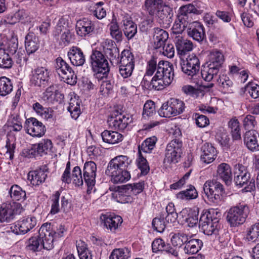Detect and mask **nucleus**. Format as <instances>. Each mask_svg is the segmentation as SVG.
Masks as SVG:
<instances>
[{
    "label": "nucleus",
    "mask_w": 259,
    "mask_h": 259,
    "mask_svg": "<svg viewBox=\"0 0 259 259\" xmlns=\"http://www.w3.org/2000/svg\"><path fill=\"white\" fill-rule=\"evenodd\" d=\"M131 163L132 160L127 156H117L108 163L105 174L111 178L114 184L126 182L131 179L129 170Z\"/></svg>",
    "instance_id": "f257e3e1"
},
{
    "label": "nucleus",
    "mask_w": 259,
    "mask_h": 259,
    "mask_svg": "<svg viewBox=\"0 0 259 259\" xmlns=\"http://www.w3.org/2000/svg\"><path fill=\"white\" fill-rule=\"evenodd\" d=\"M174 77L173 66L167 61H160L157 70L152 79L153 89L159 91L169 85Z\"/></svg>",
    "instance_id": "f03ea898"
},
{
    "label": "nucleus",
    "mask_w": 259,
    "mask_h": 259,
    "mask_svg": "<svg viewBox=\"0 0 259 259\" xmlns=\"http://www.w3.org/2000/svg\"><path fill=\"white\" fill-rule=\"evenodd\" d=\"M198 10L192 4H189L180 8L177 18L172 27V37L180 35L186 29L188 28L190 23V15L192 14H198Z\"/></svg>",
    "instance_id": "7ed1b4c3"
},
{
    "label": "nucleus",
    "mask_w": 259,
    "mask_h": 259,
    "mask_svg": "<svg viewBox=\"0 0 259 259\" xmlns=\"http://www.w3.org/2000/svg\"><path fill=\"white\" fill-rule=\"evenodd\" d=\"M90 62L96 78L101 80L107 77L110 71V66L107 58L101 52L93 50L90 57Z\"/></svg>",
    "instance_id": "20e7f679"
},
{
    "label": "nucleus",
    "mask_w": 259,
    "mask_h": 259,
    "mask_svg": "<svg viewBox=\"0 0 259 259\" xmlns=\"http://www.w3.org/2000/svg\"><path fill=\"white\" fill-rule=\"evenodd\" d=\"M220 212L211 209L201 215L199 226L202 232L209 236L218 234L220 225L219 224Z\"/></svg>",
    "instance_id": "39448f33"
},
{
    "label": "nucleus",
    "mask_w": 259,
    "mask_h": 259,
    "mask_svg": "<svg viewBox=\"0 0 259 259\" xmlns=\"http://www.w3.org/2000/svg\"><path fill=\"white\" fill-rule=\"evenodd\" d=\"M250 213V208L247 204L239 203L228 210L227 220L231 227H238L246 222Z\"/></svg>",
    "instance_id": "423d86ee"
},
{
    "label": "nucleus",
    "mask_w": 259,
    "mask_h": 259,
    "mask_svg": "<svg viewBox=\"0 0 259 259\" xmlns=\"http://www.w3.org/2000/svg\"><path fill=\"white\" fill-rule=\"evenodd\" d=\"M250 174L245 166L242 164H236L235 166L234 182L237 186L241 188L243 186L245 192H250L255 188V181L250 180Z\"/></svg>",
    "instance_id": "0eeeda50"
},
{
    "label": "nucleus",
    "mask_w": 259,
    "mask_h": 259,
    "mask_svg": "<svg viewBox=\"0 0 259 259\" xmlns=\"http://www.w3.org/2000/svg\"><path fill=\"white\" fill-rule=\"evenodd\" d=\"M55 68L61 80L70 85H74L76 83L77 76L69 65L61 57L56 59Z\"/></svg>",
    "instance_id": "6e6552de"
},
{
    "label": "nucleus",
    "mask_w": 259,
    "mask_h": 259,
    "mask_svg": "<svg viewBox=\"0 0 259 259\" xmlns=\"http://www.w3.org/2000/svg\"><path fill=\"white\" fill-rule=\"evenodd\" d=\"M135 57L133 54L128 50L121 52L119 64V73L123 78L130 77L135 68Z\"/></svg>",
    "instance_id": "1a4fd4ad"
},
{
    "label": "nucleus",
    "mask_w": 259,
    "mask_h": 259,
    "mask_svg": "<svg viewBox=\"0 0 259 259\" xmlns=\"http://www.w3.org/2000/svg\"><path fill=\"white\" fill-rule=\"evenodd\" d=\"M20 203L15 202L3 203L0 207V222H10L22 211Z\"/></svg>",
    "instance_id": "9d476101"
},
{
    "label": "nucleus",
    "mask_w": 259,
    "mask_h": 259,
    "mask_svg": "<svg viewBox=\"0 0 259 259\" xmlns=\"http://www.w3.org/2000/svg\"><path fill=\"white\" fill-rule=\"evenodd\" d=\"M203 191L210 201L217 203L221 200L224 187L220 182L215 180H208L203 185Z\"/></svg>",
    "instance_id": "9b49d317"
},
{
    "label": "nucleus",
    "mask_w": 259,
    "mask_h": 259,
    "mask_svg": "<svg viewBox=\"0 0 259 259\" xmlns=\"http://www.w3.org/2000/svg\"><path fill=\"white\" fill-rule=\"evenodd\" d=\"M182 142L178 139L171 141L167 145L163 162L167 165L177 163L182 153Z\"/></svg>",
    "instance_id": "f8f14e48"
},
{
    "label": "nucleus",
    "mask_w": 259,
    "mask_h": 259,
    "mask_svg": "<svg viewBox=\"0 0 259 259\" xmlns=\"http://www.w3.org/2000/svg\"><path fill=\"white\" fill-rule=\"evenodd\" d=\"M50 71L46 67H38L31 71L30 81L35 87L45 88L49 83Z\"/></svg>",
    "instance_id": "ddd939ff"
},
{
    "label": "nucleus",
    "mask_w": 259,
    "mask_h": 259,
    "mask_svg": "<svg viewBox=\"0 0 259 259\" xmlns=\"http://www.w3.org/2000/svg\"><path fill=\"white\" fill-rule=\"evenodd\" d=\"M39 237L41 247L47 250H51L54 247V241L56 239L54 236L50 223L44 224L39 230Z\"/></svg>",
    "instance_id": "4468645a"
},
{
    "label": "nucleus",
    "mask_w": 259,
    "mask_h": 259,
    "mask_svg": "<svg viewBox=\"0 0 259 259\" xmlns=\"http://www.w3.org/2000/svg\"><path fill=\"white\" fill-rule=\"evenodd\" d=\"M180 64L182 71L191 77L195 75L200 69L199 59L194 54L189 55L185 60H182Z\"/></svg>",
    "instance_id": "2eb2a0df"
},
{
    "label": "nucleus",
    "mask_w": 259,
    "mask_h": 259,
    "mask_svg": "<svg viewBox=\"0 0 259 259\" xmlns=\"http://www.w3.org/2000/svg\"><path fill=\"white\" fill-rule=\"evenodd\" d=\"M131 121L128 115H126L118 111L113 112L108 119L109 126L112 129L118 131L124 130Z\"/></svg>",
    "instance_id": "dca6fc26"
},
{
    "label": "nucleus",
    "mask_w": 259,
    "mask_h": 259,
    "mask_svg": "<svg viewBox=\"0 0 259 259\" xmlns=\"http://www.w3.org/2000/svg\"><path fill=\"white\" fill-rule=\"evenodd\" d=\"M83 180L88 186L87 192L91 193L95 184L97 166L93 161L86 162L83 167Z\"/></svg>",
    "instance_id": "f3484780"
},
{
    "label": "nucleus",
    "mask_w": 259,
    "mask_h": 259,
    "mask_svg": "<svg viewBox=\"0 0 259 259\" xmlns=\"http://www.w3.org/2000/svg\"><path fill=\"white\" fill-rule=\"evenodd\" d=\"M36 225V219L34 217H27L12 224L10 231L16 235L24 234L33 228Z\"/></svg>",
    "instance_id": "a211bd4d"
},
{
    "label": "nucleus",
    "mask_w": 259,
    "mask_h": 259,
    "mask_svg": "<svg viewBox=\"0 0 259 259\" xmlns=\"http://www.w3.org/2000/svg\"><path fill=\"white\" fill-rule=\"evenodd\" d=\"M25 128L27 133L32 137H41L46 132L45 126L42 122L33 117L26 120Z\"/></svg>",
    "instance_id": "6ab92c4d"
},
{
    "label": "nucleus",
    "mask_w": 259,
    "mask_h": 259,
    "mask_svg": "<svg viewBox=\"0 0 259 259\" xmlns=\"http://www.w3.org/2000/svg\"><path fill=\"white\" fill-rule=\"evenodd\" d=\"M53 147L52 141L49 139H44L39 143L33 144L27 153L29 157H35L37 155L42 156L47 154Z\"/></svg>",
    "instance_id": "aec40b11"
},
{
    "label": "nucleus",
    "mask_w": 259,
    "mask_h": 259,
    "mask_svg": "<svg viewBox=\"0 0 259 259\" xmlns=\"http://www.w3.org/2000/svg\"><path fill=\"white\" fill-rule=\"evenodd\" d=\"M48 173L47 165H42L39 168L30 171L28 174V180L33 186H38L45 182Z\"/></svg>",
    "instance_id": "412c9836"
},
{
    "label": "nucleus",
    "mask_w": 259,
    "mask_h": 259,
    "mask_svg": "<svg viewBox=\"0 0 259 259\" xmlns=\"http://www.w3.org/2000/svg\"><path fill=\"white\" fill-rule=\"evenodd\" d=\"M244 145L252 152L259 151V134L254 130H249L243 135Z\"/></svg>",
    "instance_id": "4be33fe9"
},
{
    "label": "nucleus",
    "mask_w": 259,
    "mask_h": 259,
    "mask_svg": "<svg viewBox=\"0 0 259 259\" xmlns=\"http://www.w3.org/2000/svg\"><path fill=\"white\" fill-rule=\"evenodd\" d=\"M100 219L103 223L104 227L113 232L121 226L123 222L120 216L114 214H102Z\"/></svg>",
    "instance_id": "5701e85b"
},
{
    "label": "nucleus",
    "mask_w": 259,
    "mask_h": 259,
    "mask_svg": "<svg viewBox=\"0 0 259 259\" xmlns=\"http://www.w3.org/2000/svg\"><path fill=\"white\" fill-rule=\"evenodd\" d=\"M94 29V23L88 18L79 20L76 24V33L81 37H86L91 35Z\"/></svg>",
    "instance_id": "b1692460"
},
{
    "label": "nucleus",
    "mask_w": 259,
    "mask_h": 259,
    "mask_svg": "<svg viewBox=\"0 0 259 259\" xmlns=\"http://www.w3.org/2000/svg\"><path fill=\"white\" fill-rule=\"evenodd\" d=\"M187 31L189 37L198 42L202 41L205 37L203 26L197 21L190 22Z\"/></svg>",
    "instance_id": "393cba45"
},
{
    "label": "nucleus",
    "mask_w": 259,
    "mask_h": 259,
    "mask_svg": "<svg viewBox=\"0 0 259 259\" xmlns=\"http://www.w3.org/2000/svg\"><path fill=\"white\" fill-rule=\"evenodd\" d=\"M198 208H185L180 212V215L189 227H194L197 225L198 222Z\"/></svg>",
    "instance_id": "a878e982"
},
{
    "label": "nucleus",
    "mask_w": 259,
    "mask_h": 259,
    "mask_svg": "<svg viewBox=\"0 0 259 259\" xmlns=\"http://www.w3.org/2000/svg\"><path fill=\"white\" fill-rule=\"evenodd\" d=\"M67 55L71 63L74 66H81L85 62L83 51L77 47L73 46L70 48Z\"/></svg>",
    "instance_id": "bb28decb"
},
{
    "label": "nucleus",
    "mask_w": 259,
    "mask_h": 259,
    "mask_svg": "<svg viewBox=\"0 0 259 259\" xmlns=\"http://www.w3.org/2000/svg\"><path fill=\"white\" fill-rule=\"evenodd\" d=\"M202 154L200 156L201 160L205 163L212 162L215 158L217 151L211 144L204 143L201 148Z\"/></svg>",
    "instance_id": "cd10ccee"
},
{
    "label": "nucleus",
    "mask_w": 259,
    "mask_h": 259,
    "mask_svg": "<svg viewBox=\"0 0 259 259\" xmlns=\"http://www.w3.org/2000/svg\"><path fill=\"white\" fill-rule=\"evenodd\" d=\"M158 20L159 24L168 26L172 22V10L166 4L158 10L155 14Z\"/></svg>",
    "instance_id": "c85d7f7f"
},
{
    "label": "nucleus",
    "mask_w": 259,
    "mask_h": 259,
    "mask_svg": "<svg viewBox=\"0 0 259 259\" xmlns=\"http://www.w3.org/2000/svg\"><path fill=\"white\" fill-rule=\"evenodd\" d=\"M217 174L218 177L222 179L227 185L232 183V174L230 165L226 163H222L218 166Z\"/></svg>",
    "instance_id": "c756f323"
},
{
    "label": "nucleus",
    "mask_w": 259,
    "mask_h": 259,
    "mask_svg": "<svg viewBox=\"0 0 259 259\" xmlns=\"http://www.w3.org/2000/svg\"><path fill=\"white\" fill-rule=\"evenodd\" d=\"M175 42L178 53L181 55L192 50L193 44L188 39H185L181 35L175 36Z\"/></svg>",
    "instance_id": "7c9ffc66"
},
{
    "label": "nucleus",
    "mask_w": 259,
    "mask_h": 259,
    "mask_svg": "<svg viewBox=\"0 0 259 259\" xmlns=\"http://www.w3.org/2000/svg\"><path fill=\"white\" fill-rule=\"evenodd\" d=\"M123 30L128 39L134 37L137 32V25L132 21L131 17L124 16L122 19Z\"/></svg>",
    "instance_id": "2f4dec72"
},
{
    "label": "nucleus",
    "mask_w": 259,
    "mask_h": 259,
    "mask_svg": "<svg viewBox=\"0 0 259 259\" xmlns=\"http://www.w3.org/2000/svg\"><path fill=\"white\" fill-rule=\"evenodd\" d=\"M25 47L28 55L36 52L39 47L38 37L32 32H29L25 36Z\"/></svg>",
    "instance_id": "473e14b6"
},
{
    "label": "nucleus",
    "mask_w": 259,
    "mask_h": 259,
    "mask_svg": "<svg viewBox=\"0 0 259 259\" xmlns=\"http://www.w3.org/2000/svg\"><path fill=\"white\" fill-rule=\"evenodd\" d=\"M154 30V47L157 49L166 43L168 38V34L166 31L158 27L155 28Z\"/></svg>",
    "instance_id": "72a5a7b5"
},
{
    "label": "nucleus",
    "mask_w": 259,
    "mask_h": 259,
    "mask_svg": "<svg viewBox=\"0 0 259 259\" xmlns=\"http://www.w3.org/2000/svg\"><path fill=\"white\" fill-rule=\"evenodd\" d=\"M165 3L163 0H145L144 10L151 16H154L157 11L161 9Z\"/></svg>",
    "instance_id": "f704fd0d"
},
{
    "label": "nucleus",
    "mask_w": 259,
    "mask_h": 259,
    "mask_svg": "<svg viewBox=\"0 0 259 259\" xmlns=\"http://www.w3.org/2000/svg\"><path fill=\"white\" fill-rule=\"evenodd\" d=\"M203 245L202 241L198 239H189L186 242L184 248V252L188 254H193L196 253L201 249Z\"/></svg>",
    "instance_id": "c9c22d12"
},
{
    "label": "nucleus",
    "mask_w": 259,
    "mask_h": 259,
    "mask_svg": "<svg viewBox=\"0 0 259 259\" xmlns=\"http://www.w3.org/2000/svg\"><path fill=\"white\" fill-rule=\"evenodd\" d=\"M101 135L103 142L110 144L118 143L123 140L122 135L115 131L105 130Z\"/></svg>",
    "instance_id": "e433bc0d"
},
{
    "label": "nucleus",
    "mask_w": 259,
    "mask_h": 259,
    "mask_svg": "<svg viewBox=\"0 0 259 259\" xmlns=\"http://www.w3.org/2000/svg\"><path fill=\"white\" fill-rule=\"evenodd\" d=\"M217 82L223 93L229 94L233 92V83L226 75H220Z\"/></svg>",
    "instance_id": "4c0bfd02"
},
{
    "label": "nucleus",
    "mask_w": 259,
    "mask_h": 259,
    "mask_svg": "<svg viewBox=\"0 0 259 259\" xmlns=\"http://www.w3.org/2000/svg\"><path fill=\"white\" fill-rule=\"evenodd\" d=\"M220 68L214 67V65H210L203 66L201 69V74L202 77L207 81H211L219 73Z\"/></svg>",
    "instance_id": "58836bf2"
},
{
    "label": "nucleus",
    "mask_w": 259,
    "mask_h": 259,
    "mask_svg": "<svg viewBox=\"0 0 259 259\" xmlns=\"http://www.w3.org/2000/svg\"><path fill=\"white\" fill-rule=\"evenodd\" d=\"M198 192L194 186H189L188 188L184 191H181L177 194L178 199L184 200H191L198 197Z\"/></svg>",
    "instance_id": "ea45409f"
},
{
    "label": "nucleus",
    "mask_w": 259,
    "mask_h": 259,
    "mask_svg": "<svg viewBox=\"0 0 259 259\" xmlns=\"http://www.w3.org/2000/svg\"><path fill=\"white\" fill-rule=\"evenodd\" d=\"M157 138L155 136H152L146 139L138 147L139 153L141 151L144 153H150L155 147Z\"/></svg>",
    "instance_id": "a19ab883"
},
{
    "label": "nucleus",
    "mask_w": 259,
    "mask_h": 259,
    "mask_svg": "<svg viewBox=\"0 0 259 259\" xmlns=\"http://www.w3.org/2000/svg\"><path fill=\"white\" fill-rule=\"evenodd\" d=\"M80 101L75 97L70 99L68 111L69 112L71 116L74 119H77L81 113L80 111Z\"/></svg>",
    "instance_id": "79ce46f5"
},
{
    "label": "nucleus",
    "mask_w": 259,
    "mask_h": 259,
    "mask_svg": "<svg viewBox=\"0 0 259 259\" xmlns=\"http://www.w3.org/2000/svg\"><path fill=\"white\" fill-rule=\"evenodd\" d=\"M11 199L13 201L24 200L26 198V192L17 185H13L9 192Z\"/></svg>",
    "instance_id": "37998d69"
},
{
    "label": "nucleus",
    "mask_w": 259,
    "mask_h": 259,
    "mask_svg": "<svg viewBox=\"0 0 259 259\" xmlns=\"http://www.w3.org/2000/svg\"><path fill=\"white\" fill-rule=\"evenodd\" d=\"M224 61V57L223 54L219 51H213L210 52L209 55V62L207 63L210 65H214V67L220 68Z\"/></svg>",
    "instance_id": "c03bdc74"
},
{
    "label": "nucleus",
    "mask_w": 259,
    "mask_h": 259,
    "mask_svg": "<svg viewBox=\"0 0 259 259\" xmlns=\"http://www.w3.org/2000/svg\"><path fill=\"white\" fill-rule=\"evenodd\" d=\"M12 90L13 85L11 80L5 76L0 77V96L9 95Z\"/></svg>",
    "instance_id": "a18cd8bd"
},
{
    "label": "nucleus",
    "mask_w": 259,
    "mask_h": 259,
    "mask_svg": "<svg viewBox=\"0 0 259 259\" xmlns=\"http://www.w3.org/2000/svg\"><path fill=\"white\" fill-rule=\"evenodd\" d=\"M69 29L68 20L65 16L60 18L57 23L55 30L53 31V36L57 39L62 32Z\"/></svg>",
    "instance_id": "49530a36"
},
{
    "label": "nucleus",
    "mask_w": 259,
    "mask_h": 259,
    "mask_svg": "<svg viewBox=\"0 0 259 259\" xmlns=\"http://www.w3.org/2000/svg\"><path fill=\"white\" fill-rule=\"evenodd\" d=\"M131 250L126 247L114 249L110 255V259H128Z\"/></svg>",
    "instance_id": "de8ad7c7"
},
{
    "label": "nucleus",
    "mask_w": 259,
    "mask_h": 259,
    "mask_svg": "<svg viewBox=\"0 0 259 259\" xmlns=\"http://www.w3.org/2000/svg\"><path fill=\"white\" fill-rule=\"evenodd\" d=\"M215 139L222 147H229L230 138L227 131L224 128H221L218 130L215 135Z\"/></svg>",
    "instance_id": "09e8293b"
},
{
    "label": "nucleus",
    "mask_w": 259,
    "mask_h": 259,
    "mask_svg": "<svg viewBox=\"0 0 259 259\" xmlns=\"http://www.w3.org/2000/svg\"><path fill=\"white\" fill-rule=\"evenodd\" d=\"M168 101L175 116L183 112L185 106L183 101L176 98H170Z\"/></svg>",
    "instance_id": "8fccbe9b"
},
{
    "label": "nucleus",
    "mask_w": 259,
    "mask_h": 259,
    "mask_svg": "<svg viewBox=\"0 0 259 259\" xmlns=\"http://www.w3.org/2000/svg\"><path fill=\"white\" fill-rule=\"evenodd\" d=\"M156 113L155 106L154 102L152 101H147L143 107L142 113L143 118L148 120L153 117Z\"/></svg>",
    "instance_id": "3c124183"
},
{
    "label": "nucleus",
    "mask_w": 259,
    "mask_h": 259,
    "mask_svg": "<svg viewBox=\"0 0 259 259\" xmlns=\"http://www.w3.org/2000/svg\"><path fill=\"white\" fill-rule=\"evenodd\" d=\"M188 239H189L188 235L180 232L173 235L171 238V242L174 246L180 248L185 244Z\"/></svg>",
    "instance_id": "603ef678"
},
{
    "label": "nucleus",
    "mask_w": 259,
    "mask_h": 259,
    "mask_svg": "<svg viewBox=\"0 0 259 259\" xmlns=\"http://www.w3.org/2000/svg\"><path fill=\"white\" fill-rule=\"evenodd\" d=\"M165 214L161 213L159 217H156L153 220L152 226L154 229L158 232H163L167 226L164 219Z\"/></svg>",
    "instance_id": "864d4df0"
},
{
    "label": "nucleus",
    "mask_w": 259,
    "mask_h": 259,
    "mask_svg": "<svg viewBox=\"0 0 259 259\" xmlns=\"http://www.w3.org/2000/svg\"><path fill=\"white\" fill-rule=\"evenodd\" d=\"M26 244L27 250L33 252L40 251L42 248L39 236L31 237L27 240Z\"/></svg>",
    "instance_id": "5fc2aeb1"
},
{
    "label": "nucleus",
    "mask_w": 259,
    "mask_h": 259,
    "mask_svg": "<svg viewBox=\"0 0 259 259\" xmlns=\"http://www.w3.org/2000/svg\"><path fill=\"white\" fill-rule=\"evenodd\" d=\"M259 237V223H256L248 228L246 239L251 242H255Z\"/></svg>",
    "instance_id": "6e6d98bb"
},
{
    "label": "nucleus",
    "mask_w": 259,
    "mask_h": 259,
    "mask_svg": "<svg viewBox=\"0 0 259 259\" xmlns=\"http://www.w3.org/2000/svg\"><path fill=\"white\" fill-rule=\"evenodd\" d=\"M13 65V61L9 55L6 53L5 50L0 51V67L10 68Z\"/></svg>",
    "instance_id": "4d7b16f0"
},
{
    "label": "nucleus",
    "mask_w": 259,
    "mask_h": 259,
    "mask_svg": "<svg viewBox=\"0 0 259 259\" xmlns=\"http://www.w3.org/2000/svg\"><path fill=\"white\" fill-rule=\"evenodd\" d=\"M9 126L14 132H19L22 128L21 119L18 115L12 117L9 121Z\"/></svg>",
    "instance_id": "13d9d810"
},
{
    "label": "nucleus",
    "mask_w": 259,
    "mask_h": 259,
    "mask_svg": "<svg viewBox=\"0 0 259 259\" xmlns=\"http://www.w3.org/2000/svg\"><path fill=\"white\" fill-rule=\"evenodd\" d=\"M71 180H73V183L78 186L82 185L83 179L81 175V171L80 167L78 166L73 168L72 173Z\"/></svg>",
    "instance_id": "bf43d9fd"
},
{
    "label": "nucleus",
    "mask_w": 259,
    "mask_h": 259,
    "mask_svg": "<svg viewBox=\"0 0 259 259\" xmlns=\"http://www.w3.org/2000/svg\"><path fill=\"white\" fill-rule=\"evenodd\" d=\"M104 5V3L103 2H100L95 4V10L93 13L94 15L98 19H102L106 16V11L103 7Z\"/></svg>",
    "instance_id": "052dcab7"
},
{
    "label": "nucleus",
    "mask_w": 259,
    "mask_h": 259,
    "mask_svg": "<svg viewBox=\"0 0 259 259\" xmlns=\"http://www.w3.org/2000/svg\"><path fill=\"white\" fill-rule=\"evenodd\" d=\"M159 115L163 117L175 116L168 100L162 104L158 111Z\"/></svg>",
    "instance_id": "680f3d73"
},
{
    "label": "nucleus",
    "mask_w": 259,
    "mask_h": 259,
    "mask_svg": "<svg viewBox=\"0 0 259 259\" xmlns=\"http://www.w3.org/2000/svg\"><path fill=\"white\" fill-rule=\"evenodd\" d=\"M125 189H127L128 191L132 192L134 195H137L140 193L144 189V183L143 182H139L138 183H134L133 185L128 184L123 185Z\"/></svg>",
    "instance_id": "e2e57ef3"
},
{
    "label": "nucleus",
    "mask_w": 259,
    "mask_h": 259,
    "mask_svg": "<svg viewBox=\"0 0 259 259\" xmlns=\"http://www.w3.org/2000/svg\"><path fill=\"white\" fill-rule=\"evenodd\" d=\"M131 192L122 187L118 193V201L121 203H127L131 202L133 198L130 195Z\"/></svg>",
    "instance_id": "0e129e2a"
},
{
    "label": "nucleus",
    "mask_w": 259,
    "mask_h": 259,
    "mask_svg": "<svg viewBox=\"0 0 259 259\" xmlns=\"http://www.w3.org/2000/svg\"><path fill=\"white\" fill-rule=\"evenodd\" d=\"M60 196V192L59 191H56L52 196V203L50 211V213L52 214H55L58 213L60 211V208L59 203Z\"/></svg>",
    "instance_id": "69168bd1"
},
{
    "label": "nucleus",
    "mask_w": 259,
    "mask_h": 259,
    "mask_svg": "<svg viewBox=\"0 0 259 259\" xmlns=\"http://www.w3.org/2000/svg\"><path fill=\"white\" fill-rule=\"evenodd\" d=\"M193 118L195 119L196 125L199 127H204L209 123V119L205 115L195 113L193 114Z\"/></svg>",
    "instance_id": "338daca9"
},
{
    "label": "nucleus",
    "mask_w": 259,
    "mask_h": 259,
    "mask_svg": "<svg viewBox=\"0 0 259 259\" xmlns=\"http://www.w3.org/2000/svg\"><path fill=\"white\" fill-rule=\"evenodd\" d=\"M139 156L137 160L138 166L141 171V174L146 175L149 170V167L148 165L147 160L141 153H139Z\"/></svg>",
    "instance_id": "774afa93"
}]
</instances>
